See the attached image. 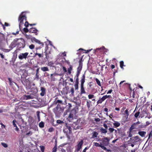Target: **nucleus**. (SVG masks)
Masks as SVG:
<instances>
[{
	"instance_id": "nucleus-62",
	"label": "nucleus",
	"mask_w": 152,
	"mask_h": 152,
	"mask_svg": "<svg viewBox=\"0 0 152 152\" xmlns=\"http://www.w3.org/2000/svg\"><path fill=\"white\" fill-rule=\"evenodd\" d=\"M79 80L78 79H76L75 81V84H79Z\"/></svg>"
},
{
	"instance_id": "nucleus-40",
	"label": "nucleus",
	"mask_w": 152,
	"mask_h": 152,
	"mask_svg": "<svg viewBox=\"0 0 152 152\" xmlns=\"http://www.w3.org/2000/svg\"><path fill=\"white\" fill-rule=\"evenodd\" d=\"M140 114V112L139 111H138L134 115L135 117L136 118H137L139 116Z\"/></svg>"
},
{
	"instance_id": "nucleus-7",
	"label": "nucleus",
	"mask_w": 152,
	"mask_h": 152,
	"mask_svg": "<svg viewBox=\"0 0 152 152\" xmlns=\"http://www.w3.org/2000/svg\"><path fill=\"white\" fill-rule=\"evenodd\" d=\"M139 126H138V125L136 124V123H134L129 128V130H130V132H131L133 129L142 128H143L142 127V126H143L142 125H141L140 126V127H139Z\"/></svg>"
},
{
	"instance_id": "nucleus-14",
	"label": "nucleus",
	"mask_w": 152,
	"mask_h": 152,
	"mask_svg": "<svg viewBox=\"0 0 152 152\" xmlns=\"http://www.w3.org/2000/svg\"><path fill=\"white\" fill-rule=\"evenodd\" d=\"M83 141L81 140L77 145V148L76 149L77 151H78L81 148L82 145L83 144Z\"/></svg>"
},
{
	"instance_id": "nucleus-25",
	"label": "nucleus",
	"mask_w": 152,
	"mask_h": 152,
	"mask_svg": "<svg viewBox=\"0 0 152 152\" xmlns=\"http://www.w3.org/2000/svg\"><path fill=\"white\" fill-rule=\"evenodd\" d=\"M92 135L91 138H92L96 137L98 134V133L96 132H94L92 133Z\"/></svg>"
},
{
	"instance_id": "nucleus-28",
	"label": "nucleus",
	"mask_w": 152,
	"mask_h": 152,
	"mask_svg": "<svg viewBox=\"0 0 152 152\" xmlns=\"http://www.w3.org/2000/svg\"><path fill=\"white\" fill-rule=\"evenodd\" d=\"M57 151V142L55 141V145L52 149V152H56Z\"/></svg>"
},
{
	"instance_id": "nucleus-24",
	"label": "nucleus",
	"mask_w": 152,
	"mask_h": 152,
	"mask_svg": "<svg viewBox=\"0 0 152 152\" xmlns=\"http://www.w3.org/2000/svg\"><path fill=\"white\" fill-rule=\"evenodd\" d=\"M4 35L2 33H0V41H1L4 40L5 37Z\"/></svg>"
},
{
	"instance_id": "nucleus-52",
	"label": "nucleus",
	"mask_w": 152,
	"mask_h": 152,
	"mask_svg": "<svg viewBox=\"0 0 152 152\" xmlns=\"http://www.w3.org/2000/svg\"><path fill=\"white\" fill-rule=\"evenodd\" d=\"M29 24L28 22L27 21H26L25 22V23L24 24V25L26 27H27L28 26Z\"/></svg>"
},
{
	"instance_id": "nucleus-17",
	"label": "nucleus",
	"mask_w": 152,
	"mask_h": 152,
	"mask_svg": "<svg viewBox=\"0 0 152 152\" xmlns=\"http://www.w3.org/2000/svg\"><path fill=\"white\" fill-rule=\"evenodd\" d=\"M58 97H56V100L54 102V104H56L58 103H60V104H63L64 103L63 99H58Z\"/></svg>"
},
{
	"instance_id": "nucleus-61",
	"label": "nucleus",
	"mask_w": 152,
	"mask_h": 152,
	"mask_svg": "<svg viewBox=\"0 0 152 152\" xmlns=\"http://www.w3.org/2000/svg\"><path fill=\"white\" fill-rule=\"evenodd\" d=\"M19 34V31H16V32L15 33L14 32H12V34L14 35H15L16 34Z\"/></svg>"
},
{
	"instance_id": "nucleus-47",
	"label": "nucleus",
	"mask_w": 152,
	"mask_h": 152,
	"mask_svg": "<svg viewBox=\"0 0 152 152\" xmlns=\"http://www.w3.org/2000/svg\"><path fill=\"white\" fill-rule=\"evenodd\" d=\"M16 122V121L14 119L12 123L14 127H15L17 126V125L15 124V123Z\"/></svg>"
},
{
	"instance_id": "nucleus-53",
	"label": "nucleus",
	"mask_w": 152,
	"mask_h": 152,
	"mask_svg": "<svg viewBox=\"0 0 152 152\" xmlns=\"http://www.w3.org/2000/svg\"><path fill=\"white\" fill-rule=\"evenodd\" d=\"M1 144L4 147L6 148L7 147V145L5 143H1Z\"/></svg>"
},
{
	"instance_id": "nucleus-16",
	"label": "nucleus",
	"mask_w": 152,
	"mask_h": 152,
	"mask_svg": "<svg viewBox=\"0 0 152 152\" xmlns=\"http://www.w3.org/2000/svg\"><path fill=\"white\" fill-rule=\"evenodd\" d=\"M83 66V63L82 62L81 60H80L79 61V66L77 67V72L80 73L82 70Z\"/></svg>"
},
{
	"instance_id": "nucleus-34",
	"label": "nucleus",
	"mask_w": 152,
	"mask_h": 152,
	"mask_svg": "<svg viewBox=\"0 0 152 152\" xmlns=\"http://www.w3.org/2000/svg\"><path fill=\"white\" fill-rule=\"evenodd\" d=\"M109 130L110 133H112L115 130V132H116V130H115L114 128H110L109 129Z\"/></svg>"
},
{
	"instance_id": "nucleus-45",
	"label": "nucleus",
	"mask_w": 152,
	"mask_h": 152,
	"mask_svg": "<svg viewBox=\"0 0 152 152\" xmlns=\"http://www.w3.org/2000/svg\"><path fill=\"white\" fill-rule=\"evenodd\" d=\"M11 50V49H10H10H4L3 51L5 53H8Z\"/></svg>"
},
{
	"instance_id": "nucleus-20",
	"label": "nucleus",
	"mask_w": 152,
	"mask_h": 152,
	"mask_svg": "<svg viewBox=\"0 0 152 152\" xmlns=\"http://www.w3.org/2000/svg\"><path fill=\"white\" fill-rule=\"evenodd\" d=\"M138 134L142 137H145V135L146 134V132L145 131H139Z\"/></svg>"
},
{
	"instance_id": "nucleus-46",
	"label": "nucleus",
	"mask_w": 152,
	"mask_h": 152,
	"mask_svg": "<svg viewBox=\"0 0 152 152\" xmlns=\"http://www.w3.org/2000/svg\"><path fill=\"white\" fill-rule=\"evenodd\" d=\"M23 30L24 31L25 33H27L29 31L28 28H24Z\"/></svg>"
},
{
	"instance_id": "nucleus-54",
	"label": "nucleus",
	"mask_w": 152,
	"mask_h": 152,
	"mask_svg": "<svg viewBox=\"0 0 152 152\" xmlns=\"http://www.w3.org/2000/svg\"><path fill=\"white\" fill-rule=\"evenodd\" d=\"M62 69L64 72H67V70L66 68L63 66Z\"/></svg>"
},
{
	"instance_id": "nucleus-11",
	"label": "nucleus",
	"mask_w": 152,
	"mask_h": 152,
	"mask_svg": "<svg viewBox=\"0 0 152 152\" xmlns=\"http://www.w3.org/2000/svg\"><path fill=\"white\" fill-rule=\"evenodd\" d=\"M40 91L41 92L40 93V95L41 96H43L46 95V90L45 88L43 87H41Z\"/></svg>"
},
{
	"instance_id": "nucleus-41",
	"label": "nucleus",
	"mask_w": 152,
	"mask_h": 152,
	"mask_svg": "<svg viewBox=\"0 0 152 152\" xmlns=\"http://www.w3.org/2000/svg\"><path fill=\"white\" fill-rule=\"evenodd\" d=\"M39 147L40 148L42 152H44V150L45 149V148L44 146H42V145H41V146H39Z\"/></svg>"
},
{
	"instance_id": "nucleus-12",
	"label": "nucleus",
	"mask_w": 152,
	"mask_h": 152,
	"mask_svg": "<svg viewBox=\"0 0 152 152\" xmlns=\"http://www.w3.org/2000/svg\"><path fill=\"white\" fill-rule=\"evenodd\" d=\"M94 144L95 145L96 147H100L102 149L104 150H107V151H110V150H107V149L106 147H105L104 146L102 145L101 142L100 144H99V143L97 142H94Z\"/></svg>"
},
{
	"instance_id": "nucleus-39",
	"label": "nucleus",
	"mask_w": 152,
	"mask_h": 152,
	"mask_svg": "<svg viewBox=\"0 0 152 152\" xmlns=\"http://www.w3.org/2000/svg\"><path fill=\"white\" fill-rule=\"evenodd\" d=\"M37 53H35V56L38 55V56L39 57V58L43 57V56H42V54H43L42 53V54H40V53H37Z\"/></svg>"
},
{
	"instance_id": "nucleus-43",
	"label": "nucleus",
	"mask_w": 152,
	"mask_h": 152,
	"mask_svg": "<svg viewBox=\"0 0 152 152\" xmlns=\"http://www.w3.org/2000/svg\"><path fill=\"white\" fill-rule=\"evenodd\" d=\"M124 85H125V86H127V88H129L131 90H132V89H131L130 88V85L129 84H128V83H125L124 84Z\"/></svg>"
},
{
	"instance_id": "nucleus-44",
	"label": "nucleus",
	"mask_w": 152,
	"mask_h": 152,
	"mask_svg": "<svg viewBox=\"0 0 152 152\" xmlns=\"http://www.w3.org/2000/svg\"><path fill=\"white\" fill-rule=\"evenodd\" d=\"M80 74V73L79 72H77V73H76V74L75 77H76V79L79 80V76Z\"/></svg>"
},
{
	"instance_id": "nucleus-37",
	"label": "nucleus",
	"mask_w": 152,
	"mask_h": 152,
	"mask_svg": "<svg viewBox=\"0 0 152 152\" xmlns=\"http://www.w3.org/2000/svg\"><path fill=\"white\" fill-rule=\"evenodd\" d=\"M124 114L126 115L127 118L129 115L128 110L126 109L124 112Z\"/></svg>"
},
{
	"instance_id": "nucleus-27",
	"label": "nucleus",
	"mask_w": 152,
	"mask_h": 152,
	"mask_svg": "<svg viewBox=\"0 0 152 152\" xmlns=\"http://www.w3.org/2000/svg\"><path fill=\"white\" fill-rule=\"evenodd\" d=\"M27 89H30L31 88V85L30 82H29L26 85H25Z\"/></svg>"
},
{
	"instance_id": "nucleus-21",
	"label": "nucleus",
	"mask_w": 152,
	"mask_h": 152,
	"mask_svg": "<svg viewBox=\"0 0 152 152\" xmlns=\"http://www.w3.org/2000/svg\"><path fill=\"white\" fill-rule=\"evenodd\" d=\"M114 121V123H113V125L116 127H118L120 125V123L118 121H114L113 119H112Z\"/></svg>"
},
{
	"instance_id": "nucleus-35",
	"label": "nucleus",
	"mask_w": 152,
	"mask_h": 152,
	"mask_svg": "<svg viewBox=\"0 0 152 152\" xmlns=\"http://www.w3.org/2000/svg\"><path fill=\"white\" fill-rule=\"evenodd\" d=\"M26 99H32L33 98V96L30 95H26Z\"/></svg>"
},
{
	"instance_id": "nucleus-31",
	"label": "nucleus",
	"mask_w": 152,
	"mask_h": 152,
	"mask_svg": "<svg viewBox=\"0 0 152 152\" xmlns=\"http://www.w3.org/2000/svg\"><path fill=\"white\" fill-rule=\"evenodd\" d=\"M44 123L42 121L39 123V126L41 128H43L44 126Z\"/></svg>"
},
{
	"instance_id": "nucleus-6",
	"label": "nucleus",
	"mask_w": 152,
	"mask_h": 152,
	"mask_svg": "<svg viewBox=\"0 0 152 152\" xmlns=\"http://www.w3.org/2000/svg\"><path fill=\"white\" fill-rule=\"evenodd\" d=\"M29 53L28 52L20 53L18 56V58L20 60L26 59L28 58Z\"/></svg>"
},
{
	"instance_id": "nucleus-29",
	"label": "nucleus",
	"mask_w": 152,
	"mask_h": 152,
	"mask_svg": "<svg viewBox=\"0 0 152 152\" xmlns=\"http://www.w3.org/2000/svg\"><path fill=\"white\" fill-rule=\"evenodd\" d=\"M72 69V66L71 65L69 66V67L68 69V72L69 74H70L71 73V71Z\"/></svg>"
},
{
	"instance_id": "nucleus-23",
	"label": "nucleus",
	"mask_w": 152,
	"mask_h": 152,
	"mask_svg": "<svg viewBox=\"0 0 152 152\" xmlns=\"http://www.w3.org/2000/svg\"><path fill=\"white\" fill-rule=\"evenodd\" d=\"M41 69L43 72L48 71L49 70L48 67L46 66L42 67L41 68Z\"/></svg>"
},
{
	"instance_id": "nucleus-9",
	"label": "nucleus",
	"mask_w": 152,
	"mask_h": 152,
	"mask_svg": "<svg viewBox=\"0 0 152 152\" xmlns=\"http://www.w3.org/2000/svg\"><path fill=\"white\" fill-rule=\"evenodd\" d=\"M17 38L15 39L11 43L9 47L10 48V49L12 50L14 48L17 46Z\"/></svg>"
},
{
	"instance_id": "nucleus-49",
	"label": "nucleus",
	"mask_w": 152,
	"mask_h": 152,
	"mask_svg": "<svg viewBox=\"0 0 152 152\" xmlns=\"http://www.w3.org/2000/svg\"><path fill=\"white\" fill-rule=\"evenodd\" d=\"M54 130V129L53 127L50 128L48 130V131L50 132H52Z\"/></svg>"
},
{
	"instance_id": "nucleus-59",
	"label": "nucleus",
	"mask_w": 152,
	"mask_h": 152,
	"mask_svg": "<svg viewBox=\"0 0 152 152\" xmlns=\"http://www.w3.org/2000/svg\"><path fill=\"white\" fill-rule=\"evenodd\" d=\"M94 120L96 122H99L100 121V119L99 118H95Z\"/></svg>"
},
{
	"instance_id": "nucleus-50",
	"label": "nucleus",
	"mask_w": 152,
	"mask_h": 152,
	"mask_svg": "<svg viewBox=\"0 0 152 152\" xmlns=\"http://www.w3.org/2000/svg\"><path fill=\"white\" fill-rule=\"evenodd\" d=\"M74 86L75 90H77L78 89V84H74Z\"/></svg>"
},
{
	"instance_id": "nucleus-64",
	"label": "nucleus",
	"mask_w": 152,
	"mask_h": 152,
	"mask_svg": "<svg viewBox=\"0 0 152 152\" xmlns=\"http://www.w3.org/2000/svg\"><path fill=\"white\" fill-rule=\"evenodd\" d=\"M53 64V63L51 62H50L48 63V65L50 66H52Z\"/></svg>"
},
{
	"instance_id": "nucleus-51",
	"label": "nucleus",
	"mask_w": 152,
	"mask_h": 152,
	"mask_svg": "<svg viewBox=\"0 0 152 152\" xmlns=\"http://www.w3.org/2000/svg\"><path fill=\"white\" fill-rule=\"evenodd\" d=\"M129 134L128 135V138L129 137H131L132 136V135L131 133V132H132V131H131L130 132V130H129Z\"/></svg>"
},
{
	"instance_id": "nucleus-10",
	"label": "nucleus",
	"mask_w": 152,
	"mask_h": 152,
	"mask_svg": "<svg viewBox=\"0 0 152 152\" xmlns=\"http://www.w3.org/2000/svg\"><path fill=\"white\" fill-rule=\"evenodd\" d=\"M75 116V113H73L72 111L69 113V116L68 117V118L69 119V120L72 121L74 119Z\"/></svg>"
},
{
	"instance_id": "nucleus-32",
	"label": "nucleus",
	"mask_w": 152,
	"mask_h": 152,
	"mask_svg": "<svg viewBox=\"0 0 152 152\" xmlns=\"http://www.w3.org/2000/svg\"><path fill=\"white\" fill-rule=\"evenodd\" d=\"M40 113V112H39V111H37V112L36 113L37 115V116L38 121H39L40 120V116H39Z\"/></svg>"
},
{
	"instance_id": "nucleus-48",
	"label": "nucleus",
	"mask_w": 152,
	"mask_h": 152,
	"mask_svg": "<svg viewBox=\"0 0 152 152\" xmlns=\"http://www.w3.org/2000/svg\"><path fill=\"white\" fill-rule=\"evenodd\" d=\"M29 47L30 49H32L34 48V45L33 44H31L29 46Z\"/></svg>"
},
{
	"instance_id": "nucleus-1",
	"label": "nucleus",
	"mask_w": 152,
	"mask_h": 152,
	"mask_svg": "<svg viewBox=\"0 0 152 152\" xmlns=\"http://www.w3.org/2000/svg\"><path fill=\"white\" fill-rule=\"evenodd\" d=\"M17 49L15 50V52L17 50H20L24 48L25 45V42L24 39L22 38H17Z\"/></svg>"
},
{
	"instance_id": "nucleus-55",
	"label": "nucleus",
	"mask_w": 152,
	"mask_h": 152,
	"mask_svg": "<svg viewBox=\"0 0 152 152\" xmlns=\"http://www.w3.org/2000/svg\"><path fill=\"white\" fill-rule=\"evenodd\" d=\"M36 78L37 80H39V76L37 73V72H36Z\"/></svg>"
},
{
	"instance_id": "nucleus-19",
	"label": "nucleus",
	"mask_w": 152,
	"mask_h": 152,
	"mask_svg": "<svg viewBox=\"0 0 152 152\" xmlns=\"http://www.w3.org/2000/svg\"><path fill=\"white\" fill-rule=\"evenodd\" d=\"M30 82V81L28 79H26V78H23V79L22 78V82L24 86L26 85L28 83Z\"/></svg>"
},
{
	"instance_id": "nucleus-13",
	"label": "nucleus",
	"mask_w": 152,
	"mask_h": 152,
	"mask_svg": "<svg viewBox=\"0 0 152 152\" xmlns=\"http://www.w3.org/2000/svg\"><path fill=\"white\" fill-rule=\"evenodd\" d=\"M106 95L104 96L102 98H99V100L97 102V104H101L104 101L107 99Z\"/></svg>"
},
{
	"instance_id": "nucleus-4",
	"label": "nucleus",
	"mask_w": 152,
	"mask_h": 152,
	"mask_svg": "<svg viewBox=\"0 0 152 152\" xmlns=\"http://www.w3.org/2000/svg\"><path fill=\"white\" fill-rule=\"evenodd\" d=\"M31 40L32 42H35L40 45L39 47L36 48L35 49L36 50H37L38 49H40L43 47L44 45L43 43V42H41L39 40L36 39L35 38L33 37L31 39Z\"/></svg>"
},
{
	"instance_id": "nucleus-36",
	"label": "nucleus",
	"mask_w": 152,
	"mask_h": 152,
	"mask_svg": "<svg viewBox=\"0 0 152 152\" xmlns=\"http://www.w3.org/2000/svg\"><path fill=\"white\" fill-rule=\"evenodd\" d=\"M95 80L96 82L98 84V85L101 86V84L100 81L99 80V79L97 78H96Z\"/></svg>"
},
{
	"instance_id": "nucleus-60",
	"label": "nucleus",
	"mask_w": 152,
	"mask_h": 152,
	"mask_svg": "<svg viewBox=\"0 0 152 152\" xmlns=\"http://www.w3.org/2000/svg\"><path fill=\"white\" fill-rule=\"evenodd\" d=\"M133 138L135 140H137L139 139V137L138 136H136L133 137Z\"/></svg>"
},
{
	"instance_id": "nucleus-22",
	"label": "nucleus",
	"mask_w": 152,
	"mask_h": 152,
	"mask_svg": "<svg viewBox=\"0 0 152 152\" xmlns=\"http://www.w3.org/2000/svg\"><path fill=\"white\" fill-rule=\"evenodd\" d=\"M91 105V102L90 100L86 101V106L88 109H89L90 106Z\"/></svg>"
},
{
	"instance_id": "nucleus-56",
	"label": "nucleus",
	"mask_w": 152,
	"mask_h": 152,
	"mask_svg": "<svg viewBox=\"0 0 152 152\" xmlns=\"http://www.w3.org/2000/svg\"><path fill=\"white\" fill-rule=\"evenodd\" d=\"M4 25L5 26H10V24L7 23L5 22Z\"/></svg>"
},
{
	"instance_id": "nucleus-42",
	"label": "nucleus",
	"mask_w": 152,
	"mask_h": 152,
	"mask_svg": "<svg viewBox=\"0 0 152 152\" xmlns=\"http://www.w3.org/2000/svg\"><path fill=\"white\" fill-rule=\"evenodd\" d=\"M88 98L89 99H91L95 97L94 95L93 94H89L88 96Z\"/></svg>"
},
{
	"instance_id": "nucleus-15",
	"label": "nucleus",
	"mask_w": 152,
	"mask_h": 152,
	"mask_svg": "<svg viewBox=\"0 0 152 152\" xmlns=\"http://www.w3.org/2000/svg\"><path fill=\"white\" fill-rule=\"evenodd\" d=\"M30 92H31V94L33 95H35L38 92V90L37 88L36 87H34L30 89Z\"/></svg>"
},
{
	"instance_id": "nucleus-3",
	"label": "nucleus",
	"mask_w": 152,
	"mask_h": 152,
	"mask_svg": "<svg viewBox=\"0 0 152 152\" xmlns=\"http://www.w3.org/2000/svg\"><path fill=\"white\" fill-rule=\"evenodd\" d=\"M85 74L83 75L80 80L81 82V88L80 94L82 95L86 93L84 88V83L85 82Z\"/></svg>"
},
{
	"instance_id": "nucleus-63",
	"label": "nucleus",
	"mask_w": 152,
	"mask_h": 152,
	"mask_svg": "<svg viewBox=\"0 0 152 152\" xmlns=\"http://www.w3.org/2000/svg\"><path fill=\"white\" fill-rule=\"evenodd\" d=\"M103 125L104 127L105 128V129H106L108 128V126L106 124H104Z\"/></svg>"
},
{
	"instance_id": "nucleus-38",
	"label": "nucleus",
	"mask_w": 152,
	"mask_h": 152,
	"mask_svg": "<svg viewBox=\"0 0 152 152\" xmlns=\"http://www.w3.org/2000/svg\"><path fill=\"white\" fill-rule=\"evenodd\" d=\"M56 123L58 124H62V123H64V122L60 120H58L56 121Z\"/></svg>"
},
{
	"instance_id": "nucleus-58",
	"label": "nucleus",
	"mask_w": 152,
	"mask_h": 152,
	"mask_svg": "<svg viewBox=\"0 0 152 152\" xmlns=\"http://www.w3.org/2000/svg\"><path fill=\"white\" fill-rule=\"evenodd\" d=\"M152 136V131H151L149 134L148 139H150V137Z\"/></svg>"
},
{
	"instance_id": "nucleus-30",
	"label": "nucleus",
	"mask_w": 152,
	"mask_h": 152,
	"mask_svg": "<svg viewBox=\"0 0 152 152\" xmlns=\"http://www.w3.org/2000/svg\"><path fill=\"white\" fill-rule=\"evenodd\" d=\"M66 129H65V130H64L63 131L65 133H66V137H67L68 139H70V136L68 134V130H67L66 131Z\"/></svg>"
},
{
	"instance_id": "nucleus-18",
	"label": "nucleus",
	"mask_w": 152,
	"mask_h": 152,
	"mask_svg": "<svg viewBox=\"0 0 152 152\" xmlns=\"http://www.w3.org/2000/svg\"><path fill=\"white\" fill-rule=\"evenodd\" d=\"M30 32L32 33H34L35 34L37 35V31H38L37 30L36 28H31L29 30Z\"/></svg>"
},
{
	"instance_id": "nucleus-8",
	"label": "nucleus",
	"mask_w": 152,
	"mask_h": 152,
	"mask_svg": "<svg viewBox=\"0 0 152 152\" xmlns=\"http://www.w3.org/2000/svg\"><path fill=\"white\" fill-rule=\"evenodd\" d=\"M109 140L106 137L104 138L102 140V145L104 146H107L109 144Z\"/></svg>"
},
{
	"instance_id": "nucleus-5",
	"label": "nucleus",
	"mask_w": 152,
	"mask_h": 152,
	"mask_svg": "<svg viewBox=\"0 0 152 152\" xmlns=\"http://www.w3.org/2000/svg\"><path fill=\"white\" fill-rule=\"evenodd\" d=\"M61 108L60 105L58 104H57L56 107L53 109V112L55 113L56 116H57L61 113Z\"/></svg>"
},
{
	"instance_id": "nucleus-2",
	"label": "nucleus",
	"mask_w": 152,
	"mask_h": 152,
	"mask_svg": "<svg viewBox=\"0 0 152 152\" xmlns=\"http://www.w3.org/2000/svg\"><path fill=\"white\" fill-rule=\"evenodd\" d=\"M24 12H22L19 15L18 18V20L19 22V27L20 28L21 26L23 24V20H27L26 15L24 14Z\"/></svg>"
},
{
	"instance_id": "nucleus-26",
	"label": "nucleus",
	"mask_w": 152,
	"mask_h": 152,
	"mask_svg": "<svg viewBox=\"0 0 152 152\" xmlns=\"http://www.w3.org/2000/svg\"><path fill=\"white\" fill-rule=\"evenodd\" d=\"M100 131L102 133L105 134L107 132V129L103 128H101Z\"/></svg>"
},
{
	"instance_id": "nucleus-57",
	"label": "nucleus",
	"mask_w": 152,
	"mask_h": 152,
	"mask_svg": "<svg viewBox=\"0 0 152 152\" xmlns=\"http://www.w3.org/2000/svg\"><path fill=\"white\" fill-rule=\"evenodd\" d=\"M70 91L71 92V93L72 94H73L74 93V89L73 88H71Z\"/></svg>"
},
{
	"instance_id": "nucleus-33",
	"label": "nucleus",
	"mask_w": 152,
	"mask_h": 152,
	"mask_svg": "<svg viewBox=\"0 0 152 152\" xmlns=\"http://www.w3.org/2000/svg\"><path fill=\"white\" fill-rule=\"evenodd\" d=\"M120 67L121 68L123 69V66H124V62L123 61H121L120 62Z\"/></svg>"
}]
</instances>
